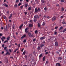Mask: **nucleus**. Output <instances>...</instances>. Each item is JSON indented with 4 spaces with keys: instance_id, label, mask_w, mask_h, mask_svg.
Returning <instances> with one entry per match:
<instances>
[{
    "instance_id": "1",
    "label": "nucleus",
    "mask_w": 66,
    "mask_h": 66,
    "mask_svg": "<svg viewBox=\"0 0 66 66\" xmlns=\"http://www.w3.org/2000/svg\"><path fill=\"white\" fill-rule=\"evenodd\" d=\"M28 35L29 37H32L34 36L33 35H32V34H31V33H30V32L28 33Z\"/></svg>"
},
{
    "instance_id": "2",
    "label": "nucleus",
    "mask_w": 66,
    "mask_h": 66,
    "mask_svg": "<svg viewBox=\"0 0 66 66\" xmlns=\"http://www.w3.org/2000/svg\"><path fill=\"white\" fill-rule=\"evenodd\" d=\"M39 18V16L37 15H35L34 16V18L37 19Z\"/></svg>"
},
{
    "instance_id": "3",
    "label": "nucleus",
    "mask_w": 66,
    "mask_h": 66,
    "mask_svg": "<svg viewBox=\"0 0 66 66\" xmlns=\"http://www.w3.org/2000/svg\"><path fill=\"white\" fill-rule=\"evenodd\" d=\"M26 36V35L25 34L23 36H22L21 37V39H23L24 38H25Z\"/></svg>"
},
{
    "instance_id": "4",
    "label": "nucleus",
    "mask_w": 66,
    "mask_h": 66,
    "mask_svg": "<svg viewBox=\"0 0 66 66\" xmlns=\"http://www.w3.org/2000/svg\"><path fill=\"white\" fill-rule=\"evenodd\" d=\"M45 38V37H41L40 38V40H43Z\"/></svg>"
},
{
    "instance_id": "5",
    "label": "nucleus",
    "mask_w": 66,
    "mask_h": 66,
    "mask_svg": "<svg viewBox=\"0 0 66 66\" xmlns=\"http://www.w3.org/2000/svg\"><path fill=\"white\" fill-rule=\"evenodd\" d=\"M55 45L56 46H58V43L56 41L55 42Z\"/></svg>"
},
{
    "instance_id": "6",
    "label": "nucleus",
    "mask_w": 66,
    "mask_h": 66,
    "mask_svg": "<svg viewBox=\"0 0 66 66\" xmlns=\"http://www.w3.org/2000/svg\"><path fill=\"white\" fill-rule=\"evenodd\" d=\"M29 29L28 27H27L25 29V32H26V33H28V31H27V30Z\"/></svg>"
},
{
    "instance_id": "7",
    "label": "nucleus",
    "mask_w": 66,
    "mask_h": 66,
    "mask_svg": "<svg viewBox=\"0 0 66 66\" xmlns=\"http://www.w3.org/2000/svg\"><path fill=\"white\" fill-rule=\"evenodd\" d=\"M56 19V18L55 16L53 17L52 18V21H54Z\"/></svg>"
},
{
    "instance_id": "8",
    "label": "nucleus",
    "mask_w": 66,
    "mask_h": 66,
    "mask_svg": "<svg viewBox=\"0 0 66 66\" xmlns=\"http://www.w3.org/2000/svg\"><path fill=\"white\" fill-rule=\"evenodd\" d=\"M23 24H21L20 26L19 27V29H21V28L23 26Z\"/></svg>"
},
{
    "instance_id": "9",
    "label": "nucleus",
    "mask_w": 66,
    "mask_h": 66,
    "mask_svg": "<svg viewBox=\"0 0 66 66\" xmlns=\"http://www.w3.org/2000/svg\"><path fill=\"white\" fill-rule=\"evenodd\" d=\"M56 66H61V65L59 63H57L56 64Z\"/></svg>"
},
{
    "instance_id": "10",
    "label": "nucleus",
    "mask_w": 66,
    "mask_h": 66,
    "mask_svg": "<svg viewBox=\"0 0 66 66\" xmlns=\"http://www.w3.org/2000/svg\"><path fill=\"white\" fill-rule=\"evenodd\" d=\"M38 12V10L37 9V7H36L35 9V12Z\"/></svg>"
},
{
    "instance_id": "11",
    "label": "nucleus",
    "mask_w": 66,
    "mask_h": 66,
    "mask_svg": "<svg viewBox=\"0 0 66 66\" xmlns=\"http://www.w3.org/2000/svg\"><path fill=\"white\" fill-rule=\"evenodd\" d=\"M14 7H15V8H16V7H18V6H17V4H14Z\"/></svg>"
},
{
    "instance_id": "12",
    "label": "nucleus",
    "mask_w": 66,
    "mask_h": 66,
    "mask_svg": "<svg viewBox=\"0 0 66 66\" xmlns=\"http://www.w3.org/2000/svg\"><path fill=\"white\" fill-rule=\"evenodd\" d=\"M32 24H30L29 25V27H31L32 26Z\"/></svg>"
},
{
    "instance_id": "13",
    "label": "nucleus",
    "mask_w": 66,
    "mask_h": 66,
    "mask_svg": "<svg viewBox=\"0 0 66 66\" xmlns=\"http://www.w3.org/2000/svg\"><path fill=\"white\" fill-rule=\"evenodd\" d=\"M25 7H28V4L27 3H26V4H25Z\"/></svg>"
},
{
    "instance_id": "14",
    "label": "nucleus",
    "mask_w": 66,
    "mask_h": 66,
    "mask_svg": "<svg viewBox=\"0 0 66 66\" xmlns=\"http://www.w3.org/2000/svg\"><path fill=\"white\" fill-rule=\"evenodd\" d=\"M10 36H9L7 38V40H9L10 39Z\"/></svg>"
},
{
    "instance_id": "15",
    "label": "nucleus",
    "mask_w": 66,
    "mask_h": 66,
    "mask_svg": "<svg viewBox=\"0 0 66 66\" xmlns=\"http://www.w3.org/2000/svg\"><path fill=\"white\" fill-rule=\"evenodd\" d=\"M40 46H38L37 47V50L38 51H39L40 50Z\"/></svg>"
},
{
    "instance_id": "16",
    "label": "nucleus",
    "mask_w": 66,
    "mask_h": 66,
    "mask_svg": "<svg viewBox=\"0 0 66 66\" xmlns=\"http://www.w3.org/2000/svg\"><path fill=\"white\" fill-rule=\"evenodd\" d=\"M10 53H9V52H7L6 53V55H10Z\"/></svg>"
},
{
    "instance_id": "17",
    "label": "nucleus",
    "mask_w": 66,
    "mask_h": 66,
    "mask_svg": "<svg viewBox=\"0 0 66 66\" xmlns=\"http://www.w3.org/2000/svg\"><path fill=\"white\" fill-rule=\"evenodd\" d=\"M62 24H66V22L63 21L62 22Z\"/></svg>"
},
{
    "instance_id": "18",
    "label": "nucleus",
    "mask_w": 66,
    "mask_h": 66,
    "mask_svg": "<svg viewBox=\"0 0 66 66\" xmlns=\"http://www.w3.org/2000/svg\"><path fill=\"white\" fill-rule=\"evenodd\" d=\"M41 26L40 24L39 23H38V27L39 28Z\"/></svg>"
},
{
    "instance_id": "19",
    "label": "nucleus",
    "mask_w": 66,
    "mask_h": 66,
    "mask_svg": "<svg viewBox=\"0 0 66 66\" xmlns=\"http://www.w3.org/2000/svg\"><path fill=\"white\" fill-rule=\"evenodd\" d=\"M37 21V19L36 18H34V21L35 22Z\"/></svg>"
},
{
    "instance_id": "20",
    "label": "nucleus",
    "mask_w": 66,
    "mask_h": 66,
    "mask_svg": "<svg viewBox=\"0 0 66 66\" xmlns=\"http://www.w3.org/2000/svg\"><path fill=\"white\" fill-rule=\"evenodd\" d=\"M42 54H40L39 56V58H40L42 56Z\"/></svg>"
},
{
    "instance_id": "21",
    "label": "nucleus",
    "mask_w": 66,
    "mask_h": 66,
    "mask_svg": "<svg viewBox=\"0 0 66 66\" xmlns=\"http://www.w3.org/2000/svg\"><path fill=\"white\" fill-rule=\"evenodd\" d=\"M62 59V57H59L58 58V60H61Z\"/></svg>"
},
{
    "instance_id": "22",
    "label": "nucleus",
    "mask_w": 66,
    "mask_h": 66,
    "mask_svg": "<svg viewBox=\"0 0 66 66\" xmlns=\"http://www.w3.org/2000/svg\"><path fill=\"white\" fill-rule=\"evenodd\" d=\"M9 42V41L8 40H6L4 42V43H5L6 42Z\"/></svg>"
},
{
    "instance_id": "23",
    "label": "nucleus",
    "mask_w": 66,
    "mask_h": 66,
    "mask_svg": "<svg viewBox=\"0 0 66 66\" xmlns=\"http://www.w3.org/2000/svg\"><path fill=\"white\" fill-rule=\"evenodd\" d=\"M64 10V8L63 7H62V8L61 11H62L63 12Z\"/></svg>"
},
{
    "instance_id": "24",
    "label": "nucleus",
    "mask_w": 66,
    "mask_h": 66,
    "mask_svg": "<svg viewBox=\"0 0 66 66\" xmlns=\"http://www.w3.org/2000/svg\"><path fill=\"white\" fill-rule=\"evenodd\" d=\"M12 16V14H10V16H9V19H10Z\"/></svg>"
},
{
    "instance_id": "25",
    "label": "nucleus",
    "mask_w": 66,
    "mask_h": 66,
    "mask_svg": "<svg viewBox=\"0 0 66 66\" xmlns=\"http://www.w3.org/2000/svg\"><path fill=\"white\" fill-rule=\"evenodd\" d=\"M63 29V27H60V28L59 29V30H61Z\"/></svg>"
},
{
    "instance_id": "26",
    "label": "nucleus",
    "mask_w": 66,
    "mask_h": 66,
    "mask_svg": "<svg viewBox=\"0 0 66 66\" xmlns=\"http://www.w3.org/2000/svg\"><path fill=\"white\" fill-rule=\"evenodd\" d=\"M31 9V7H29L28 8V9L29 10H30Z\"/></svg>"
},
{
    "instance_id": "27",
    "label": "nucleus",
    "mask_w": 66,
    "mask_h": 66,
    "mask_svg": "<svg viewBox=\"0 0 66 66\" xmlns=\"http://www.w3.org/2000/svg\"><path fill=\"white\" fill-rule=\"evenodd\" d=\"M19 0H16V3H17L19 2Z\"/></svg>"
},
{
    "instance_id": "28",
    "label": "nucleus",
    "mask_w": 66,
    "mask_h": 66,
    "mask_svg": "<svg viewBox=\"0 0 66 66\" xmlns=\"http://www.w3.org/2000/svg\"><path fill=\"white\" fill-rule=\"evenodd\" d=\"M45 56H44L43 58V61H45Z\"/></svg>"
},
{
    "instance_id": "29",
    "label": "nucleus",
    "mask_w": 66,
    "mask_h": 66,
    "mask_svg": "<svg viewBox=\"0 0 66 66\" xmlns=\"http://www.w3.org/2000/svg\"><path fill=\"white\" fill-rule=\"evenodd\" d=\"M21 2H20V3H19V4H18V6H20V5H21Z\"/></svg>"
},
{
    "instance_id": "30",
    "label": "nucleus",
    "mask_w": 66,
    "mask_h": 66,
    "mask_svg": "<svg viewBox=\"0 0 66 66\" xmlns=\"http://www.w3.org/2000/svg\"><path fill=\"white\" fill-rule=\"evenodd\" d=\"M65 31H66V28L65 29H64V30H63V32H64Z\"/></svg>"
},
{
    "instance_id": "31",
    "label": "nucleus",
    "mask_w": 66,
    "mask_h": 66,
    "mask_svg": "<svg viewBox=\"0 0 66 66\" xmlns=\"http://www.w3.org/2000/svg\"><path fill=\"white\" fill-rule=\"evenodd\" d=\"M26 51H24L23 53V54L24 55H25L26 54Z\"/></svg>"
},
{
    "instance_id": "32",
    "label": "nucleus",
    "mask_w": 66,
    "mask_h": 66,
    "mask_svg": "<svg viewBox=\"0 0 66 66\" xmlns=\"http://www.w3.org/2000/svg\"><path fill=\"white\" fill-rule=\"evenodd\" d=\"M26 39H24L23 41V42L24 43H26Z\"/></svg>"
},
{
    "instance_id": "33",
    "label": "nucleus",
    "mask_w": 66,
    "mask_h": 66,
    "mask_svg": "<svg viewBox=\"0 0 66 66\" xmlns=\"http://www.w3.org/2000/svg\"><path fill=\"white\" fill-rule=\"evenodd\" d=\"M41 46L42 48L44 46V44H41Z\"/></svg>"
},
{
    "instance_id": "34",
    "label": "nucleus",
    "mask_w": 66,
    "mask_h": 66,
    "mask_svg": "<svg viewBox=\"0 0 66 66\" xmlns=\"http://www.w3.org/2000/svg\"><path fill=\"white\" fill-rule=\"evenodd\" d=\"M38 11L39 12H40V11H41V10H40V9L39 8H38Z\"/></svg>"
},
{
    "instance_id": "35",
    "label": "nucleus",
    "mask_w": 66,
    "mask_h": 66,
    "mask_svg": "<svg viewBox=\"0 0 66 66\" xmlns=\"http://www.w3.org/2000/svg\"><path fill=\"white\" fill-rule=\"evenodd\" d=\"M4 6H6V7H8V5L7 4H5V5H4Z\"/></svg>"
},
{
    "instance_id": "36",
    "label": "nucleus",
    "mask_w": 66,
    "mask_h": 66,
    "mask_svg": "<svg viewBox=\"0 0 66 66\" xmlns=\"http://www.w3.org/2000/svg\"><path fill=\"white\" fill-rule=\"evenodd\" d=\"M38 33V31L37 30H36L35 31V34H37Z\"/></svg>"
},
{
    "instance_id": "37",
    "label": "nucleus",
    "mask_w": 66,
    "mask_h": 66,
    "mask_svg": "<svg viewBox=\"0 0 66 66\" xmlns=\"http://www.w3.org/2000/svg\"><path fill=\"white\" fill-rule=\"evenodd\" d=\"M1 39L2 41L3 42L4 40V39H3V38H2Z\"/></svg>"
},
{
    "instance_id": "38",
    "label": "nucleus",
    "mask_w": 66,
    "mask_h": 66,
    "mask_svg": "<svg viewBox=\"0 0 66 66\" xmlns=\"http://www.w3.org/2000/svg\"><path fill=\"white\" fill-rule=\"evenodd\" d=\"M5 29H6V31H7L8 30V29L6 27V28H5Z\"/></svg>"
},
{
    "instance_id": "39",
    "label": "nucleus",
    "mask_w": 66,
    "mask_h": 66,
    "mask_svg": "<svg viewBox=\"0 0 66 66\" xmlns=\"http://www.w3.org/2000/svg\"><path fill=\"white\" fill-rule=\"evenodd\" d=\"M64 17V16L63 15H62L61 16V17L60 18L61 19L63 18Z\"/></svg>"
},
{
    "instance_id": "40",
    "label": "nucleus",
    "mask_w": 66,
    "mask_h": 66,
    "mask_svg": "<svg viewBox=\"0 0 66 66\" xmlns=\"http://www.w3.org/2000/svg\"><path fill=\"white\" fill-rule=\"evenodd\" d=\"M24 13L25 15H26L27 14V12H24Z\"/></svg>"
},
{
    "instance_id": "41",
    "label": "nucleus",
    "mask_w": 66,
    "mask_h": 66,
    "mask_svg": "<svg viewBox=\"0 0 66 66\" xmlns=\"http://www.w3.org/2000/svg\"><path fill=\"white\" fill-rule=\"evenodd\" d=\"M45 22H43L42 25L43 26H44V25H45Z\"/></svg>"
},
{
    "instance_id": "42",
    "label": "nucleus",
    "mask_w": 66,
    "mask_h": 66,
    "mask_svg": "<svg viewBox=\"0 0 66 66\" xmlns=\"http://www.w3.org/2000/svg\"><path fill=\"white\" fill-rule=\"evenodd\" d=\"M47 9V8L46 7H45L44 8V10L45 11Z\"/></svg>"
},
{
    "instance_id": "43",
    "label": "nucleus",
    "mask_w": 66,
    "mask_h": 66,
    "mask_svg": "<svg viewBox=\"0 0 66 66\" xmlns=\"http://www.w3.org/2000/svg\"><path fill=\"white\" fill-rule=\"evenodd\" d=\"M58 28V27L57 26L55 28V29H57Z\"/></svg>"
},
{
    "instance_id": "44",
    "label": "nucleus",
    "mask_w": 66,
    "mask_h": 66,
    "mask_svg": "<svg viewBox=\"0 0 66 66\" xmlns=\"http://www.w3.org/2000/svg\"><path fill=\"white\" fill-rule=\"evenodd\" d=\"M61 2H64V0H61Z\"/></svg>"
},
{
    "instance_id": "45",
    "label": "nucleus",
    "mask_w": 66,
    "mask_h": 66,
    "mask_svg": "<svg viewBox=\"0 0 66 66\" xmlns=\"http://www.w3.org/2000/svg\"><path fill=\"white\" fill-rule=\"evenodd\" d=\"M7 48V47H4V50H6Z\"/></svg>"
},
{
    "instance_id": "46",
    "label": "nucleus",
    "mask_w": 66,
    "mask_h": 66,
    "mask_svg": "<svg viewBox=\"0 0 66 66\" xmlns=\"http://www.w3.org/2000/svg\"><path fill=\"white\" fill-rule=\"evenodd\" d=\"M2 38H3L4 39H5L6 38H5V37H3Z\"/></svg>"
},
{
    "instance_id": "47",
    "label": "nucleus",
    "mask_w": 66,
    "mask_h": 66,
    "mask_svg": "<svg viewBox=\"0 0 66 66\" xmlns=\"http://www.w3.org/2000/svg\"><path fill=\"white\" fill-rule=\"evenodd\" d=\"M9 52H12L11 50L10 49H9Z\"/></svg>"
},
{
    "instance_id": "48",
    "label": "nucleus",
    "mask_w": 66,
    "mask_h": 66,
    "mask_svg": "<svg viewBox=\"0 0 66 66\" xmlns=\"http://www.w3.org/2000/svg\"><path fill=\"white\" fill-rule=\"evenodd\" d=\"M47 18L48 19H49L50 18V17L49 16H47Z\"/></svg>"
},
{
    "instance_id": "49",
    "label": "nucleus",
    "mask_w": 66,
    "mask_h": 66,
    "mask_svg": "<svg viewBox=\"0 0 66 66\" xmlns=\"http://www.w3.org/2000/svg\"><path fill=\"white\" fill-rule=\"evenodd\" d=\"M23 5H22V6H21V7H20V8H21V9H22L23 8Z\"/></svg>"
},
{
    "instance_id": "50",
    "label": "nucleus",
    "mask_w": 66,
    "mask_h": 66,
    "mask_svg": "<svg viewBox=\"0 0 66 66\" xmlns=\"http://www.w3.org/2000/svg\"><path fill=\"white\" fill-rule=\"evenodd\" d=\"M4 47V44H3L2 45V47Z\"/></svg>"
},
{
    "instance_id": "51",
    "label": "nucleus",
    "mask_w": 66,
    "mask_h": 66,
    "mask_svg": "<svg viewBox=\"0 0 66 66\" xmlns=\"http://www.w3.org/2000/svg\"><path fill=\"white\" fill-rule=\"evenodd\" d=\"M20 44H18V47L19 48L20 47Z\"/></svg>"
},
{
    "instance_id": "52",
    "label": "nucleus",
    "mask_w": 66,
    "mask_h": 66,
    "mask_svg": "<svg viewBox=\"0 0 66 66\" xmlns=\"http://www.w3.org/2000/svg\"><path fill=\"white\" fill-rule=\"evenodd\" d=\"M46 17V15H44V18H45Z\"/></svg>"
},
{
    "instance_id": "53",
    "label": "nucleus",
    "mask_w": 66,
    "mask_h": 66,
    "mask_svg": "<svg viewBox=\"0 0 66 66\" xmlns=\"http://www.w3.org/2000/svg\"><path fill=\"white\" fill-rule=\"evenodd\" d=\"M57 34V32H56V31H55V32H54V34H55V35H56Z\"/></svg>"
},
{
    "instance_id": "54",
    "label": "nucleus",
    "mask_w": 66,
    "mask_h": 66,
    "mask_svg": "<svg viewBox=\"0 0 66 66\" xmlns=\"http://www.w3.org/2000/svg\"><path fill=\"white\" fill-rule=\"evenodd\" d=\"M36 40V39H33V42H34Z\"/></svg>"
},
{
    "instance_id": "55",
    "label": "nucleus",
    "mask_w": 66,
    "mask_h": 66,
    "mask_svg": "<svg viewBox=\"0 0 66 66\" xmlns=\"http://www.w3.org/2000/svg\"><path fill=\"white\" fill-rule=\"evenodd\" d=\"M56 53H57V54H59V52H56Z\"/></svg>"
},
{
    "instance_id": "56",
    "label": "nucleus",
    "mask_w": 66,
    "mask_h": 66,
    "mask_svg": "<svg viewBox=\"0 0 66 66\" xmlns=\"http://www.w3.org/2000/svg\"><path fill=\"white\" fill-rule=\"evenodd\" d=\"M4 19H6V17L5 16H4Z\"/></svg>"
},
{
    "instance_id": "57",
    "label": "nucleus",
    "mask_w": 66,
    "mask_h": 66,
    "mask_svg": "<svg viewBox=\"0 0 66 66\" xmlns=\"http://www.w3.org/2000/svg\"><path fill=\"white\" fill-rule=\"evenodd\" d=\"M56 6H59V4H57L56 5Z\"/></svg>"
},
{
    "instance_id": "58",
    "label": "nucleus",
    "mask_w": 66,
    "mask_h": 66,
    "mask_svg": "<svg viewBox=\"0 0 66 66\" xmlns=\"http://www.w3.org/2000/svg\"><path fill=\"white\" fill-rule=\"evenodd\" d=\"M10 58H11L12 59H13V56H11V57H10Z\"/></svg>"
},
{
    "instance_id": "59",
    "label": "nucleus",
    "mask_w": 66,
    "mask_h": 66,
    "mask_svg": "<svg viewBox=\"0 0 66 66\" xmlns=\"http://www.w3.org/2000/svg\"><path fill=\"white\" fill-rule=\"evenodd\" d=\"M4 53V52H2V54H3Z\"/></svg>"
},
{
    "instance_id": "60",
    "label": "nucleus",
    "mask_w": 66,
    "mask_h": 66,
    "mask_svg": "<svg viewBox=\"0 0 66 66\" xmlns=\"http://www.w3.org/2000/svg\"><path fill=\"white\" fill-rule=\"evenodd\" d=\"M1 29H4L3 27H1Z\"/></svg>"
},
{
    "instance_id": "61",
    "label": "nucleus",
    "mask_w": 66,
    "mask_h": 66,
    "mask_svg": "<svg viewBox=\"0 0 66 66\" xmlns=\"http://www.w3.org/2000/svg\"><path fill=\"white\" fill-rule=\"evenodd\" d=\"M26 1L27 2H29V0H26Z\"/></svg>"
},
{
    "instance_id": "62",
    "label": "nucleus",
    "mask_w": 66,
    "mask_h": 66,
    "mask_svg": "<svg viewBox=\"0 0 66 66\" xmlns=\"http://www.w3.org/2000/svg\"><path fill=\"white\" fill-rule=\"evenodd\" d=\"M13 37L14 38H15V36H13Z\"/></svg>"
},
{
    "instance_id": "63",
    "label": "nucleus",
    "mask_w": 66,
    "mask_h": 66,
    "mask_svg": "<svg viewBox=\"0 0 66 66\" xmlns=\"http://www.w3.org/2000/svg\"><path fill=\"white\" fill-rule=\"evenodd\" d=\"M2 36V34H0V36Z\"/></svg>"
},
{
    "instance_id": "64",
    "label": "nucleus",
    "mask_w": 66,
    "mask_h": 66,
    "mask_svg": "<svg viewBox=\"0 0 66 66\" xmlns=\"http://www.w3.org/2000/svg\"><path fill=\"white\" fill-rule=\"evenodd\" d=\"M48 54V52H46V53H45V54Z\"/></svg>"
}]
</instances>
